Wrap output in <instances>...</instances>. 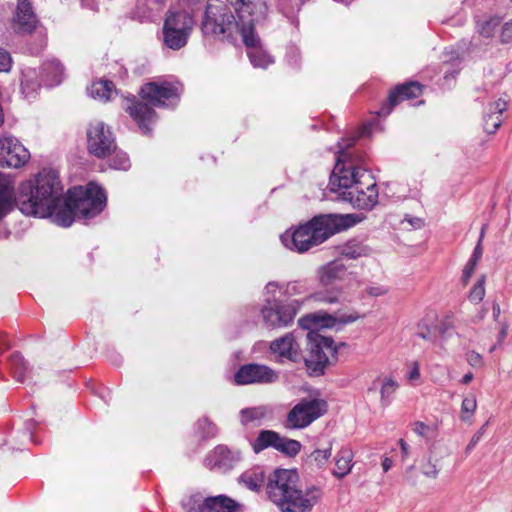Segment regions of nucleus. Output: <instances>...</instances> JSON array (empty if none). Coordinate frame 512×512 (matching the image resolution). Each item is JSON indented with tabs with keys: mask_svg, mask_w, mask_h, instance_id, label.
<instances>
[{
	"mask_svg": "<svg viewBox=\"0 0 512 512\" xmlns=\"http://www.w3.org/2000/svg\"><path fill=\"white\" fill-rule=\"evenodd\" d=\"M196 430L204 440L214 438L218 433L217 426L208 418L199 419L196 424Z\"/></svg>",
	"mask_w": 512,
	"mask_h": 512,
	"instance_id": "obj_37",
	"label": "nucleus"
},
{
	"mask_svg": "<svg viewBox=\"0 0 512 512\" xmlns=\"http://www.w3.org/2000/svg\"><path fill=\"white\" fill-rule=\"evenodd\" d=\"M419 378H420V368H419L418 362L415 361L412 363L411 370L408 374V379L410 381H415V380H418Z\"/></svg>",
	"mask_w": 512,
	"mask_h": 512,
	"instance_id": "obj_54",
	"label": "nucleus"
},
{
	"mask_svg": "<svg viewBox=\"0 0 512 512\" xmlns=\"http://www.w3.org/2000/svg\"><path fill=\"white\" fill-rule=\"evenodd\" d=\"M106 202L104 189L94 182H89L86 187H73L55 214L54 223L67 228L78 219L87 224L103 212Z\"/></svg>",
	"mask_w": 512,
	"mask_h": 512,
	"instance_id": "obj_7",
	"label": "nucleus"
},
{
	"mask_svg": "<svg viewBox=\"0 0 512 512\" xmlns=\"http://www.w3.org/2000/svg\"><path fill=\"white\" fill-rule=\"evenodd\" d=\"M109 166L115 170L126 171L130 168V159L124 152H115L109 160Z\"/></svg>",
	"mask_w": 512,
	"mask_h": 512,
	"instance_id": "obj_39",
	"label": "nucleus"
},
{
	"mask_svg": "<svg viewBox=\"0 0 512 512\" xmlns=\"http://www.w3.org/2000/svg\"><path fill=\"white\" fill-rule=\"evenodd\" d=\"M409 222L415 228H419L423 224V221L420 218H412L409 220Z\"/></svg>",
	"mask_w": 512,
	"mask_h": 512,
	"instance_id": "obj_64",
	"label": "nucleus"
},
{
	"mask_svg": "<svg viewBox=\"0 0 512 512\" xmlns=\"http://www.w3.org/2000/svg\"><path fill=\"white\" fill-rule=\"evenodd\" d=\"M257 26L251 27V36L255 39L253 43L245 45L247 47V55L251 64L256 68H267L274 62L273 58L262 48L261 40L255 32Z\"/></svg>",
	"mask_w": 512,
	"mask_h": 512,
	"instance_id": "obj_21",
	"label": "nucleus"
},
{
	"mask_svg": "<svg viewBox=\"0 0 512 512\" xmlns=\"http://www.w3.org/2000/svg\"><path fill=\"white\" fill-rule=\"evenodd\" d=\"M499 25V20L497 18H491L482 23H479L477 28L480 35L485 38H490L493 36L495 29Z\"/></svg>",
	"mask_w": 512,
	"mask_h": 512,
	"instance_id": "obj_41",
	"label": "nucleus"
},
{
	"mask_svg": "<svg viewBox=\"0 0 512 512\" xmlns=\"http://www.w3.org/2000/svg\"><path fill=\"white\" fill-rule=\"evenodd\" d=\"M266 492L281 512H312L324 495L319 485L299 486L297 470L284 468H277L269 474Z\"/></svg>",
	"mask_w": 512,
	"mask_h": 512,
	"instance_id": "obj_3",
	"label": "nucleus"
},
{
	"mask_svg": "<svg viewBox=\"0 0 512 512\" xmlns=\"http://www.w3.org/2000/svg\"><path fill=\"white\" fill-rule=\"evenodd\" d=\"M427 430H429V427L424 422L417 421L414 423L413 431L419 436L424 437Z\"/></svg>",
	"mask_w": 512,
	"mask_h": 512,
	"instance_id": "obj_55",
	"label": "nucleus"
},
{
	"mask_svg": "<svg viewBox=\"0 0 512 512\" xmlns=\"http://www.w3.org/2000/svg\"><path fill=\"white\" fill-rule=\"evenodd\" d=\"M303 303L304 300L300 299L277 300L274 296L267 297L261 309L263 322L268 328L287 327L293 323Z\"/></svg>",
	"mask_w": 512,
	"mask_h": 512,
	"instance_id": "obj_10",
	"label": "nucleus"
},
{
	"mask_svg": "<svg viewBox=\"0 0 512 512\" xmlns=\"http://www.w3.org/2000/svg\"><path fill=\"white\" fill-rule=\"evenodd\" d=\"M467 361L472 367L482 366V356L475 351H471L467 354Z\"/></svg>",
	"mask_w": 512,
	"mask_h": 512,
	"instance_id": "obj_52",
	"label": "nucleus"
},
{
	"mask_svg": "<svg viewBox=\"0 0 512 512\" xmlns=\"http://www.w3.org/2000/svg\"><path fill=\"white\" fill-rule=\"evenodd\" d=\"M45 46H46L45 39H44V37H41L40 38V42H39V44L37 46L30 47V52L32 54H39L44 49Z\"/></svg>",
	"mask_w": 512,
	"mask_h": 512,
	"instance_id": "obj_57",
	"label": "nucleus"
},
{
	"mask_svg": "<svg viewBox=\"0 0 512 512\" xmlns=\"http://www.w3.org/2000/svg\"><path fill=\"white\" fill-rule=\"evenodd\" d=\"M280 434L274 430H261L251 443L253 451L258 454L267 448L276 449Z\"/></svg>",
	"mask_w": 512,
	"mask_h": 512,
	"instance_id": "obj_29",
	"label": "nucleus"
},
{
	"mask_svg": "<svg viewBox=\"0 0 512 512\" xmlns=\"http://www.w3.org/2000/svg\"><path fill=\"white\" fill-rule=\"evenodd\" d=\"M234 7L236 15L242 20L249 18L250 22L264 24L268 18L269 7L267 0H227Z\"/></svg>",
	"mask_w": 512,
	"mask_h": 512,
	"instance_id": "obj_17",
	"label": "nucleus"
},
{
	"mask_svg": "<svg viewBox=\"0 0 512 512\" xmlns=\"http://www.w3.org/2000/svg\"><path fill=\"white\" fill-rule=\"evenodd\" d=\"M41 77L46 86H57L63 80L64 66L57 59L47 60L41 66Z\"/></svg>",
	"mask_w": 512,
	"mask_h": 512,
	"instance_id": "obj_22",
	"label": "nucleus"
},
{
	"mask_svg": "<svg viewBox=\"0 0 512 512\" xmlns=\"http://www.w3.org/2000/svg\"><path fill=\"white\" fill-rule=\"evenodd\" d=\"M270 414L271 409L267 406L244 408L240 411V422L244 426L249 424L260 425L261 421Z\"/></svg>",
	"mask_w": 512,
	"mask_h": 512,
	"instance_id": "obj_28",
	"label": "nucleus"
},
{
	"mask_svg": "<svg viewBox=\"0 0 512 512\" xmlns=\"http://www.w3.org/2000/svg\"><path fill=\"white\" fill-rule=\"evenodd\" d=\"M485 275H482L477 282L473 285L470 293L469 300L473 303H479L483 300L485 296Z\"/></svg>",
	"mask_w": 512,
	"mask_h": 512,
	"instance_id": "obj_40",
	"label": "nucleus"
},
{
	"mask_svg": "<svg viewBox=\"0 0 512 512\" xmlns=\"http://www.w3.org/2000/svg\"><path fill=\"white\" fill-rule=\"evenodd\" d=\"M507 336V327L506 326H502L499 333H498V337H497V342L499 345H502L505 338Z\"/></svg>",
	"mask_w": 512,
	"mask_h": 512,
	"instance_id": "obj_59",
	"label": "nucleus"
},
{
	"mask_svg": "<svg viewBox=\"0 0 512 512\" xmlns=\"http://www.w3.org/2000/svg\"><path fill=\"white\" fill-rule=\"evenodd\" d=\"M477 262L469 259V261L467 262V264L465 265L464 269H463V274H462V281L466 284L469 279L471 278L472 274L474 273V270H475V267L477 266Z\"/></svg>",
	"mask_w": 512,
	"mask_h": 512,
	"instance_id": "obj_50",
	"label": "nucleus"
},
{
	"mask_svg": "<svg viewBox=\"0 0 512 512\" xmlns=\"http://www.w3.org/2000/svg\"><path fill=\"white\" fill-rule=\"evenodd\" d=\"M477 407L476 397L474 395L467 396L463 399L461 404L462 414L471 416Z\"/></svg>",
	"mask_w": 512,
	"mask_h": 512,
	"instance_id": "obj_44",
	"label": "nucleus"
},
{
	"mask_svg": "<svg viewBox=\"0 0 512 512\" xmlns=\"http://www.w3.org/2000/svg\"><path fill=\"white\" fill-rule=\"evenodd\" d=\"M207 506L211 512H242L243 505L227 495L209 496Z\"/></svg>",
	"mask_w": 512,
	"mask_h": 512,
	"instance_id": "obj_25",
	"label": "nucleus"
},
{
	"mask_svg": "<svg viewBox=\"0 0 512 512\" xmlns=\"http://www.w3.org/2000/svg\"><path fill=\"white\" fill-rule=\"evenodd\" d=\"M392 460L388 457H385L382 461V468L384 472H387L392 467Z\"/></svg>",
	"mask_w": 512,
	"mask_h": 512,
	"instance_id": "obj_62",
	"label": "nucleus"
},
{
	"mask_svg": "<svg viewBox=\"0 0 512 512\" xmlns=\"http://www.w3.org/2000/svg\"><path fill=\"white\" fill-rule=\"evenodd\" d=\"M41 88L39 74L35 69L27 68L22 72L21 91L25 98H35L38 90Z\"/></svg>",
	"mask_w": 512,
	"mask_h": 512,
	"instance_id": "obj_26",
	"label": "nucleus"
},
{
	"mask_svg": "<svg viewBox=\"0 0 512 512\" xmlns=\"http://www.w3.org/2000/svg\"><path fill=\"white\" fill-rule=\"evenodd\" d=\"M279 288H280V285L278 282L271 281V282L267 283V285L265 286V294L266 295L274 294L275 291Z\"/></svg>",
	"mask_w": 512,
	"mask_h": 512,
	"instance_id": "obj_56",
	"label": "nucleus"
},
{
	"mask_svg": "<svg viewBox=\"0 0 512 512\" xmlns=\"http://www.w3.org/2000/svg\"><path fill=\"white\" fill-rule=\"evenodd\" d=\"M416 478H417V474L415 472V467H414V465H411L405 471V479L411 485H416V482H417Z\"/></svg>",
	"mask_w": 512,
	"mask_h": 512,
	"instance_id": "obj_53",
	"label": "nucleus"
},
{
	"mask_svg": "<svg viewBox=\"0 0 512 512\" xmlns=\"http://www.w3.org/2000/svg\"><path fill=\"white\" fill-rule=\"evenodd\" d=\"M301 443L297 440L283 437L280 435V440L277 441L276 449L280 453L288 457H295L301 450Z\"/></svg>",
	"mask_w": 512,
	"mask_h": 512,
	"instance_id": "obj_34",
	"label": "nucleus"
},
{
	"mask_svg": "<svg viewBox=\"0 0 512 512\" xmlns=\"http://www.w3.org/2000/svg\"><path fill=\"white\" fill-rule=\"evenodd\" d=\"M332 448L329 446L325 449H315L307 455L304 465L311 471L324 469L331 457Z\"/></svg>",
	"mask_w": 512,
	"mask_h": 512,
	"instance_id": "obj_30",
	"label": "nucleus"
},
{
	"mask_svg": "<svg viewBox=\"0 0 512 512\" xmlns=\"http://www.w3.org/2000/svg\"><path fill=\"white\" fill-rule=\"evenodd\" d=\"M149 9L154 10L160 8L162 5L165 4L166 0H147Z\"/></svg>",
	"mask_w": 512,
	"mask_h": 512,
	"instance_id": "obj_58",
	"label": "nucleus"
},
{
	"mask_svg": "<svg viewBox=\"0 0 512 512\" xmlns=\"http://www.w3.org/2000/svg\"><path fill=\"white\" fill-rule=\"evenodd\" d=\"M362 220L358 214H318L307 221L312 236L319 245L327 241L333 235L347 230Z\"/></svg>",
	"mask_w": 512,
	"mask_h": 512,
	"instance_id": "obj_9",
	"label": "nucleus"
},
{
	"mask_svg": "<svg viewBox=\"0 0 512 512\" xmlns=\"http://www.w3.org/2000/svg\"><path fill=\"white\" fill-rule=\"evenodd\" d=\"M239 483L247 489L259 492L264 484L268 483V477L262 467L256 466L244 471L238 479Z\"/></svg>",
	"mask_w": 512,
	"mask_h": 512,
	"instance_id": "obj_23",
	"label": "nucleus"
},
{
	"mask_svg": "<svg viewBox=\"0 0 512 512\" xmlns=\"http://www.w3.org/2000/svg\"><path fill=\"white\" fill-rule=\"evenodd\" d=\"M39 21L30 0H17L12 17V28L17 34L30 35L37 28Z\"/></svg>",
	"mask_w": 512,
	"mask_h": 512,
	"instance_id": "obj_15",
	"label": "nucleus"
},
{
	"mask_svg": "<svg viewBox=\"0 0 512 512\" xmlns=\"http://www.w3.org/2000/svg\"><path fill=\"white\" fill-rule=\"evenodd\" d=\"M399 445H400L403 457H407L409 454V445L403 439L399 440Z\"/></svg>",
	"mask_w": 512,
	"mask_h": 512,
	"instance_id": "obj_61",
	"label": "nucleus"
},
{
	"mask_svg": "<svg viewBox=\"0 0 512 512\" xmlns=\"http://www.w3.org/2000/svg\"><path fill=\"white\" fill-rule=\"evenodd\" d=\"M483 235H484V227L481 230L479 241H478L477 245L475 246V248L473 250L472 256L470 257L471 260H473V261H475L477 263L481 259L482 254H483V248H482V245H481Z\"/></svg>",
	"mask_w": 512,
	"mask_h": 512,
	"instance_id": "obj_51",
	"label": "nucleus"
},
{
	"mask_svg": "<svg viewBox=\"0 0 512 512\" xmlns=\"http://www.w3.org/2000/svg\"><path fill=\"white\" fill-rule=\"evenodd\" d=\"M327 402L323 399H302L287 414L286 426L303 429L327 412Z\"/></svg>",
	"mask_w": 512,
	"mask_h": 512,
	"instance_id": "obj_11",
	"label": "nucleus"
},
{
	"mask_svg": "<svg viewBox=\"0 0 512 512\" xmlns=\"http://www.w3.org/2000/svg\"><path fill=\"white\" fill-rule=\"evenodd\" d=\"M278 373L264 364L248 363L241 365L234 374L237 385H267L278 380Z\"/></svg>",
	"mask_w": 512,
	"mask_h": 512,
	"instance_id": "obj_14",
	"label": "nucleus"
},
{
	"mask_svg": "<svg viewBox=\"0 0 512 512\" xmlns=\"http://www.w3.org/2000/svg\"><path fill=\"white\" fill-rule=\"evenodd\" d=\"M487 425H488V422H486L484 425H482V427L473 435L472 439L470 440L469 444L466 447V453H470L475 448V446L479 443L483 434L485 433Z\"/></svg>",
	"mask_w": 512,
	"mask_h": 512,
	"instance_id": "obj_47",
	"label": "nucleus"
},
{
	"mask_svg": "<svg viewBox=\"0 0 512 512\" xmlns=\"http://www.w3.org/2000/svg\"><path fill=\"white\" fill-rule=\"evenodd\" d=\"M88 92L93 98L108 101L111 99L112 94L116 93V88L112 81L101 79L93 82L91 87L88 89Z\"/></svg>",
	"mask_w": 512,
	"mask_h": 512,
	"instance_id": "obj_31",
	"label": "nucleus"
},
{
	"mask_svg": "<svg viewBox=\"0 0 512 512\" xmlns=\"http://www.w3.org/2000/svg\"><path fill=\"white\" fill-rule=\"evenodd\" d=\"M311 229L307 222L300 224L293 231H286L280 237L283 245L298 253H305L308 250L319 246L318 242L311 238Z\"/></svg>",
	"mask_w": 512,
	"mask_h": 512,
	"instance_id": "obj_16",
	"label": "nucleus"
},
{
	"mask_svg": "<svg viewBox=\"0 0 512 512\" xmlns=\"http://www.w3.org/2000/svg\"><path fill=\"white\" fill-rule=\"evenodd\" d=\"M340 292L339 291H332V292H318L313 295L315 300L333 304L337 303L339 301Z\"/></svg>",
	"mask_w": 512,
	"mask_h": 512,
	"instance_id": "obj_43",
	"label": "nucleus"
},
{
	"mask_svg": "<svg viewBox=\"0 0 512 512\" xmlns=\"http://www.w3.org/2000/svg\"><path fill=\"white\" fill-rule=\"evenodd\" d=\"M422 94V86L420 83L416 81L406 82L404 84L397 85L394 89L391 90L388 96L389 107L386 109L382 107L379 115H387L391 112L392 107L397 105L398 103L414 99L419 97Z\"/></svg>",
	"mask_w": 512,
	"mask_h": 512,
	"instance_id": "obj_19",
	"label": "nucleus"
},
{
	"mask_svg": "<svg viewBox=\"0 0 512 512\" xmlns=\"http://www.w3.org/2000/svg\"><path fill=\"white\" fill-rule=\"evenodd\" d=\"M346 271L343 263L332 261L320 268L319 280L323 286L333 285L344 278Z\"/></svg>",
	"mask_w": 512,
	"mask_h": 512,
	"instance_id": "obj_24",
	"label": "nucleus"
},
{
	"mask_svg": "<svg viewBox=\"0 0 512 512\" xmlns=\"http://www.w3.org/2000/svg\"><path fill=\"white\" fill-rule=\"evenodd\" d=\"M422 473L424 476L432 479H436L438 477L439 470L435 463H432L429 459L427 464L422 467Z\"/></svg>",
	"mask_w": 512,
	"mask_h": 512,
	"instance_id": "obj_49",
	"label": "nucleus"
},
{
	"mask_svg": "<svg viewBox=\"0 0 512 512\" xmlns=\"http://www.w3.org/2000/svg\"><path fill=\"white\" fill-rule=\"evenodd\" d=\"M9 365L16 381L23 383L27 372V363L19 352H14L10 359Z\"/></svg>",
	"mask_w": 512,
	"mask_h": 512,
	"instance_id": "obj_33",
	"label": "nucleus"
},
{
	"mask_svg": "<svg viewBox=\"0 0 512 512\" xmlns=\"http://www.w3.org/2000/svg\"><path fill=\"white\" fill-rule=\"evenodd\" d=\"M283 294L287 297V299H291V297L300 295H305L307 297L310 295V289L306 281H292L286 284Z\"/></svg>",
	"mask_w": 512,
	"mask_h": 512,
	"instance_id": "obj_36",
	"label": "nucleus"
},
{
	"mask_svg": "<svg viewBox=\"0 0 512 512\" xmlns=\"http://www.w3.org/2000/svg\"><path fill=\"white\" fill-rule=\"evenodd\" d=\"M359 318L357 313L343 315L336 318L332 314L324 311L307 314L301 317L298 324L303 329L309 330L307 334L309 340V353L304 358L305 365L311 376H321L325 373L328 365L337 361L338 347L334 344L331 337H325L314 333L313 330L322 328H332L337 323L342 325L353 323Z\"/></svg>",
	"mask_w": 512,
	"mask_h": 512,
	"instance_id": "obj_4",
	"label": "nucleus"
},
{
	"mask_svg": "<svg viewBox=\"0 0 512 512\" xmlns=\"http://www.w3.org/2000/svg\"><path fill=\"white\" fill-rule=\"evenodd\" d=\"M328 188L336 200L359 210H372L378 204L376 181L368 169L355 163L342 148L329 178Z\"/></svg>",
	"mask_w": 512,
	"mask_h": 512,
	"instance_id": "obj_2",
	"label": "nucleus"
},
{
	"mask_svg": "<svg viewBox=\"0 0 512 512\" xmlns=\"http://www.w3.org/2000/svg\"><path fill=\"white\" fill-rule=\"evenodd\" d=\"M353 452L349 448H342L335 456L336 468L332 471V475L338 479H343L351 472L353 467Z\"/></svg>",
	"mask_w": 512,
	"mask_h": 512,
	"instance_id": "obj_27",
	"label": "nucleus"
},
{
	"mask_svg": "<svg viewBox=\"0 0 512 512\" xmlns=\"http://www.w3.org/2000/svg\"><path fill=\"white\" fill-rule=\"evenodd\" d=\"M235 10L224 2L209 1L201 21V31L204 37L215 41L235 44L239 38L244 45H249L255 40L251 36L252 26H262L260 23L241 19L235 16Z\"/></svg>",
	"mask_w": 512,
	"mask_h": 512,
	"instance_id": "obj_6",
	"label": "nucleus"
},
{
	"mask_svg": "<svg viewBox=\"0 0 512 512\" xmlns=\"http://www.w3.org/2000/svg\"><path fill=\"white\" fill-rule=\"evenodd\" d=\"M507 109V102L503 99H498L494 103L490 104L487 114L491 115H499L501 117L502 113Z\"/></svg>",
	"mask_w": 512,
	"mask_h": 512,
	"instance_id": "obj_46",
	"label": "nucleus"
},
{
	"mask_svg": "<svg viewBox=\"0 0 512 512\" xmlns=\"http://www.w3.org/2000/svg\"><path fill=\"white\" fill-rule=\"evenodd\" d=\"M385 293V290L382 287H370L368 289V294L371 296H380Z\"/></svg>",
	"mask_w": 512,
	"mask_h": 512,
	"instance_id": "obj_60",
	"label": "nucleus"
},
{
	"mask_svg": "<svg viewBox=\"0 0 512 512\" xmlns=\"http://www.w3.org/2000/svg\"><path fill=\"white\" fill-rule=\"evenodd\" d=\"M237 460L238 458L227 446L218 445L207 454L204 465L211 470L226 472L234 467Z\"/></svg>",
	"mask_w": 512,
	"mask_h": 512,
	"instance_id": "obj_18",
	"label": "nucleus"
},
{
	"mask_svg": "<svg viewBox=\"0 0 512 512\" xmlns=\"http://www.w3.org/2000/svg\"><path fill=\"white\" fill-rule=\"evenodd\" d=\"M367 254L366 246L355 240L347 242L341 248V255L348 259H357Z\"/></svg>",
	"mask_w": 512,
	"mask_h": 512,
	"instance_id": "obj_35",
	"label": "nucleus"
},
{
	"mask_svg": "<svg viewBox=\"0 0 512 512\" xmlns=\"http://www.w3.org/2000/svg\"><path fill=\"white\" fill-rule=\"evenodd\" d=\"M270 350L280 358L287 359L291 362H297L300 358L299 345L295 341L292 333H287L272 341Z\"/></svg>",
	"mask_w": 512,
	"mask_h": 512,
	"instance_id": "obj_20",
	"label": "nucleus"
},
{
	"mask_svg": "<svg viewBox=\"0 0 512 512\" xmlns=\"http://www.w3.org/2000/svg\"><path fill=\"white\" fill-rule=\"evenodd\" d=\"M64 199L63 185L53 169L44 168L34 180L23 182L17 196L12 181L0 173V220L17 206L27 216L51 218L54 223Z\"/></svg>",
	"mask_w": 512,
	"mask_h": 512,
	"instance_id": "obj_1",
	"label": "nucleus"
},
{
	"mask_svg": "<svg viewBox=\"0 0 512 512\" xmlns=\"http://www.w3.org/2000/svg\"><path fill=\"white\" fill-rule=\"evenodd\" d=\"M501 124L502 119L500 118L499 115H491L485 113L483 123V128L485 132H487L488 134H493L497 131Z\"/></svg>",
	"mask_w": 512,
	"mask_h": 512,
	"instance_id": "obj_42",
	"label": "nucleus"
},
{
	"mask_svg": "<svg viewBox=\"0 0 512 512\" xmlns=\"http://www.w3.org/2000/svg\"><path fill=\"white\" fill-rule=\"evenodd\" d=\"M30 159V152L14 136H3L0 138V167L20 168Z\"/></svg>",
	"mask_w": 512,
	"mask_h": 512,
	"instance_id": "obj_13",
	"label": "nucleus"
},
{
	"mask_svg": "<svg viewBox=\"0 0 512 512\" xmlns=\"http://www.w3.org/2000/svg\"><path fill=\"white\" fill-rule=\"evenodd\" d=\"M500 41L502 43L512 42V19L506 22L501 28Z\"/></svg>",
	"mask_w": 512,
	"mask_h": 512,
	"instance_id": "obj_48",
	"label": "nucleus"
},
{
	"mask_svg": "<svg viewBox=\"0 0 512 512\" xmlns=\"http://www.w3.org/2000/svg\"><path fill=\"white\" fill-rule=\"evenodd\" d=\"M193 26L194 20L190 13L169 9L162 26L163 46L174 51L182 49L188 43Z\"/></svg>",
	"mask_w": 512,
	"mask_h": 512,
	"instance_id": "obj_8",
	"label": "nucleus"
},
{
	"mask_svg": "<svg viewBox=\"0 0 512 512\" xmlns=\"http://www.w3.org/2000/svg\"><path fill=\"white\" fill-rule=\"evenodd\" d=\"M398 386V383L392 378H386L383 381L380 389L381 405L383 407H386L391 403V396L396 392Z\"/></svg>",
	"mask_w": 512,
	"mask_h": 512,
	"instance_id": "obj_38",
	"label": "nucleus"
},
{
	"mask_svg": "<svg viewBox=\"0 0 512 512\" xmlns=\"http://www.w3.org/2000/svg\"><path fill=\"white\" fill-rule=\"evenodd\" d=\"M12 67V57L10 53L0 47V72H9Z\"/></svg>",
	"mask_w": 512,
	"mask_h": 512,
	"instance_id": "obj_45",
	"label": "nucleus"
},
{
	"mask_svg": "<svg viewBox=\"0 0 512 512\" xmlns=\"http://www.w3.org/2000/svg\"><path fill=\"white\" fill-rule=\"evenodd\" d=\"M87 149L97 158H104L116 149L115 137L101 121L93 122L87 129Z\"/></svg>",
	"mask_w": 512,
	"mask_h": 512,
	"instance_id": "obj_12",
	"label": "nucleus"
},
{
	"mask_svg": "<svg viewBox=\"0 0 512 512\" xmlns=\"http://www.w3.org/2000/svg\"><path fill=\"white\" fill-rule=\"evenodd\" d=\"M492 310H493V318L494 320H498L499 316H500V305L496 302L493 303V306H492Z\"/></svg>",
	"mask_w": 512,
	"mask_h": 512,
	"instance_id": "obj_63",
	"label": "nucleus"
},
{
	"mask_svg": "<svg viewBox=\"0 0 512 512\" xmlns=\"http://www.w3.org/2000/svg\"><path fill=\"white\" fill-rule=\"evenodd\" d=\"M181 92V86L171 82H148L139 91V95L146 102H141L136 96L130 95L124 99L123 108L137 123L142 133L149 135L152 132L151 126L157 121V114L150 105L165 108L175 107L179 102Z\"/></svg>",
	"mask_w": 512,
	"mask_h": 512,
	"instance_id": "obj_5",
	"label": "nucleus"
},
{
	"mask_svg": "<svg viewBox=\"0 0 512 512\" xmlns=\"http://www.w3.org/2000/svg\"><path fill=\"white\" fill-rule=\"evenodd\" d=\"M208 497L204 498L201 493H194L181 500V506L185 512H211L207 506Z\"/></svg>",
	"mask_w": 512,
	"mask_h": 512,
	"instance_id": "obj_32",
	"label": "nucleus"
}]
</instances>
